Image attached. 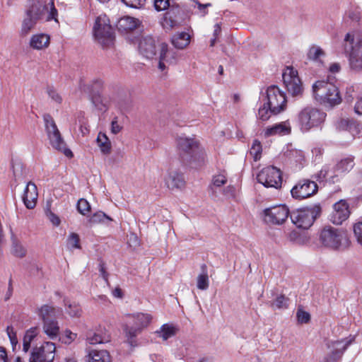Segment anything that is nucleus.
Returning <instances> with one entry per match:
<instances>
[{"mask_svg": "<svg viewBox=\"0 0 362 362\" xmlns=\"http://www.w3.org/2000/svg\"><path fill=\"white\" fill-rule=\"evenodd\" d=\"M179 159L183 166L198 170L206 162V153L196 136H179L176 139Z\"/></svg>", "mask_w": 362, "mask_h": 362, "instance_id": "obj_1", "label": "nucleus"}, {"mask_svg": "<svg viewBox=\"0 0 362 362\" xmlns=\"http://www.w3.org/2000/svg\"><path fill=\"white\" fill-rule=\"evenodd\" d=\"M140 53L147 59L155 58L158 61V68L165 71L168 66L175 64L177 59V52L168 48V45L151 36L142 38L139 42Z\"/></svg>", "mask_w": 362, "mask_h": 362, "instance_id": "obj_2", "label": "nucleus"}, {"mask_svg": "<svg viewBox=\"0 0 362 362\" xmlns=\"http://www.w3.org/2000/svg\"><path fill=\"white\" fill-rule=\"evenodd\" d=\"M327 114L320 109L313 106L302 108L297 114L295 122L303 133L313 129L321 127L326 119Z\"/></svg>", "mask_w": 362, "mask_h": 362, "instance_id": "obj_3", "label": "nucleus"}, {"mask_svg": "<svg viewBox=\"0 0 362 362\" xmlns=\"http://www.w3.org/2000/svg\"><path fill=\"white\" fill-rule=\"evenodd\" d=\"M129 322L123 325L127 342L132 347L137 346L136 337L151 322L152 315L145 313H135L127 315Z\"/></svg>", "mask_w": 362, "mask_h": 362, "instance_id": "obj_4", "label": "nucleus"}, {"mask_svg": "<svg viewBox=\"0 0 362 362\" xmlns=\"http://www.w3.org/2000/svg\"><path fill=\"white\" fill-rule=\"evenodd\" d=\"M342 46L350 69L355 72L362 71V38L354 33H348L344 36Z\"/></svg>", "mask_w": 362, "mask_h": 362, "instance_id": "obj_5", "label": "nucleus"}, {"mask_svg": "<svg viewBox=\"0 0 362 362\" xmlns=\"http://www.w3.org/2000/svg\"><path fill=\"white\" fill-rule=\"evenodd\" d=\"M313 93L315 100L325 106L333 107L341 101L338 88L331 81H317L313 86Z\"/></svg>", "mask_w": 362, "mask_h": 362, "instance_id": "obj_6", "label": "nucleus"}, {"mask_svg": "<svg viewBox=\"0 0 362 362\" xmlns=\"http://www.w3.org/2000/svg\"><path fill=\"white\" fill-rule=\"evenodd\" d=\"M320 240L325 247L334 250H343L351 245L345 230L330 226H325L321 230Z\"/></svg>", "mask_w": 362, "mask_h": 362, "instance_id": "obj_7", "label": "nucleus"}, {"mask_svg": "<svg viewBox=\"0 0 362 362\" xmlns=\"http://www.w3.org/2000/svg\"><path fill=\"white\" fill-rule=\"evenodd\" d=\"M95 39L103 47L112 45L115 40L113 28L106 15L99 16L93 26Z\"/></svg>", "mask_w": 362, "mask_h": 362, "instance_id": "obj_8", "label": "nucleus"}, {"mask_svg": "<svg viewBox=\"0 0 362 362\" xmlns=\"http://www.w3.org/2000/svg\"><path fill=\"white\" fill-rule=\"evenodd\" d=\"M321 207L315 204L310 207L297 209L291 212L290 216L296 227L303 229L309 228L314 223L315 218L320 216Z\"/></svg>", "mask_w": 362, "mask_h": 362, "instance_id": "obj_9", "label": "nucleus"}, {"mask_svg": "<svg viewBox=\"0 0 362 362\" xmlns=\"http://www.w3.org/2000/svg\"><path fill=\"white\" fill-rule=\"evenodd\" d=\"M59 312L48 305H44L39 309V315L43 321V331L51 339H57L59 334V326L54 319Z\"/></svg>", "mask_w": 362, "mask_h": 362, "instance_id": "obj_10", "label": "nucleus"}, {"mask_svg": "<svg viewBox=\"0 0 362 362\" xmlns=\"http://www.w3.org/2000/svg\"><path fill=\"white\" fill-rule=\"evenodd\" d=\"M45 129L52 146L56 150L63 153L66 157L72 158L71 151L66 148L61 134L53 118L49 115H45L43 117Z\"/></svg>", "mask_w": 362, "mask_h": 362, "instance_id": "obj_11", "label": "nucleus"}, {"mask_svg": "<svg viewBox=\"0 0 362 362\" xmlns=\"http://www.w3.org/2000/svg\"><path fill=\"white\" fill-rule=\"evenodd\" d=\"M354 165V160L351 158H346L339 161L334 167H325L318 175L319 180H329L335 182L334 178L338 176L350 171Z\"/></svg>", "mask_w": 362, "mask_h": 362, "instance_id": "obj_12", "label": "nucleus"}, {"mask_svg": "<svg viewBox=\"0 0 362 362\" xmlns=\"http://www.w3.org/2000/svg\"><path fill=\"white\" fill-rule=\"evenodd\" d=\"M258 182L265 187L279 189L282 184V175L281 170L274 166L263 168L257 176Z\"/></svg>", "mask_w": 362, "mask_h": 362, "instance_id": "obj_13", "label": "nucleus"}, {"mask_svg": "<svg viewBox=\"0 0 362 362\" xmlns=\"http://www.w3.org/2000/svg\"><path fill=\"white\" fill-rule=\"evenodd\" d=\"M267 103L270 105L274 115H277L286 107V95L279 87L271 86L267 90Z\"/></svg>", "mask_w": 362, "mask_h": 362, "instance_id": "obj_14", "label": "nucleus"}, {"mask_svg": "<svg viewBox=\"0 0 362 362\" xmlns=\"http://www.w3.org/2000/svg\"><path fill=\"white\" fill-rule=\"evenodd\" d=\"M56 346L50 341L43 343L33 349L29 362H53L55 357Z\"/></svg>", "mask_w": 362, "mask_h": 362, "instance_id": "obj_15", "label": "nucleus"}, {"mask_svg": "<svg viewBox=\"0 0 362 362\" xmlns=\"http://www.w3.org/2000/svg\"><path fill=\"white\" fill-rule=\"evenodd\" d=\"M45 8L44 0H27L26 13L29 19L27 22L24 21V30H30L34 26Z\"/></svg>", "mask_w": 362, "mask_h": 362, "instance_id": "obj_16", "label": "nucleus"}, {"mask_svg": "<svg viewBox=\"0 0 362 362\" xmlns=\"http://www.w3.org/2000/svg\"><path fill=\"white\" fill-rule=\"evenodd\" d=\"M282 77L284 83L288 93L293 96H298L302 94L303 88L296 70L292 67H286Z\"/></svg>", "mask_w": 362, "mask_h": 362, "instance_id": "obj_17", "label": "nucleus"}, {"mask_svg": "<svg viewBox=\"0 0 362 362\" xmlns=\"http://www.w3.org/2000/svg\"><path fill=\"white\" fill-rule=\"evenodd\" d=\"M264 214L265 222L281 225L288 218L289 210L286 205H278L264 209Z\"/></svg>", "mask_w": 362, "mask_h": 362, "instance_id": "obj_18", "label": "nucleus"}, {"mask_svg": "<svg viewBox=\"0 0 362 362\" xmlns=\"http://www.w3.org/2000/svg\"><path fill=\"white\" fill-rule=\"evenodd\" d=\"M351 339H347L328 341L327 346L329 352L321 362H337L341 357L344 351L351 344Z\"/></svg>", "mask_w": 362, "mask_h": 362, "instance_id": "obj_19", "label": "nucleus"}, {"mask_svg": "<svg viewBox=\"0 0 362 362\" xmlns=\"http://www.w3.org/2000/svg\"><path fill=\"white\" fill-rule=\"evenodd\" d=\"M317 188V185L314 181L303 180L292 188L291 193L293 198L303 199L315 194Z\"/></svg>", "mask_w": 362, "mask_h": 362, "instance_id": "obj_20", "label": "nucleus"}, {"mask_svg": "<svg viewBox=\"0 0 362 362\" xmlns=\"http://www.w3.org/2000/svg\"><path fill=\"white\" fill-rule=\"evenodd\" d=\"M349 215L348 204L345 200H340L334 204L329 220L335 225H340L349 218Z\"/></svg>", "mask_w": 362, "mask_h": 362, "instance_id": "obj_21", "label": "nucleus"}, {"mask_svg": "<svg viewBox=\"0 0 362 362\" xmlns=\"http://www.w3.org/2000/svg\"><path fill=\"white\" fill-rule=\"evenodd\" d=\"M165 182L170 189H182L185 185L183 174L176 170H170L168 173L165 177Z\"/></svg>", "mask_w": 362, "mask_h": 362, "instance_id": "obj_22", "label": "nucleus"}, {"mask_svg": "<svg viewBox=\"0 0 362 362\" xmlns=\"http://www.w3.org/2000/svg\"><path fill=\"white\" fill-rule=\"evenodd\" d=\"M291 128L288 121L283 122L272 126L267 127L263 131L264 137H269L276 135H286L291 133Z\"/></svg>", "mask_w": 362, "mask_h": 362, "instance_id": "obj_23", "label": "nucleus"}, {"mask_svg": "<svg viewBox=\"0 0 362 362\" xmlns=\"http://www.w3.org/2000/svg\"><path fill=\"white\" fill-rule=\"evenodd\" d=\"M38 197L37 188L35 183L29 182L24 190V205L28 209H33Z\"/></svg>", "mask_w": 362, "mask_h": 362, "instance_id": "obj_24", "label": "nucleus"}, {"mask_svg": "<svg viewBox=\"0 0 362 362\" xmlns=\"http://www.w3.org/2000/svg\"><path fill=\"white\" fill-rule=\"evenodd\" d=\"M139 19L131 16H124L117 22V28L121 32H129L136 29L139 25Z\"/></svg>", "mask_w": 362, "mask_h": 362, "instance_id": "obj_25", "label": "nucleus"}, {"mask_svg": "<svg viewBox=\"0 0 362 362\" xmlns=\"http://www.w3.org/2000/svg\"><path fill=\"white\" fill-rule=\"evenodd\" d=\"M181 23L180 18L175 14V12L170 10L165 13L162 21V25L165 30H172L178 27Z\"/></svg>", "mask_w": 362, "mask_h": 362, "instance_id": "obj_26", "label": "nucleus"}, {"mask_svg": "<svg viewBox=\"0 0 362 362\" xmlns=\"http://www.w3.org/2000/svg\"><path fill=\"white\" fill-rule=\"evenodd\" d=\"M49 36L46 34L34 35L30 42V46L35 49H42L49 45Z\"/></svg>", "mask_w": 362, "mask_h": 362, "instance_id": "obj_27", "label": "nucleus"}, {"mask_svg": "<svg viewBox=\"0 0 362 362\" xmlns=\"http://www.w3.org/2000/svg\"><path fill=\"white\" fill-rule=\"evenodd\" d=\"M39 339V329L37 327H31L24 334V352L28 351L32 344Z\"/></svg>", "mask_w": 362, "mask_h": 362, "instance_id": "obj_28", "label": "nucleus"}, {"mask_svg": "<svg viewBox=\"0 0 362 362\" xmlns=\"http://www.w3.org/2000/svg\"><path fill=\"white\" fill-rule=\"evenodd\" d=\"M177 330V327L172 324H164L160 327L159 330L156 332V334L165 341L175 336Z\"/></svg>", "mask_w": 362, "mask_h": 362, "instance_id": "obj_29", "label": "nucleus"}, {"mask_svg": "<svg viewBox=\"0 0 362 362\" xmlns=\"http://www.w3.org/2000/svg\"><path fill=\"white\" fill-rule=\"evenodd\" d=\"M202 272L197 277V287L199 290L205 291L209 286V279L206 264L201 266Z\"/></svg>", "mask_w": 362, "mask_h": 362, "instance_id": "obj_30", "label": "nucleus"}, {"mask_svg": "<svg viewBox=\"0 0 362 362\" xmlns=\"http://www.w3.org/2000/svg\"><path fill=\"white\" fill-rule=\"evenodd\" d=\"M190 42V35L185 32L175 34L172 38L173 45L177 49H184Z\"/></svg>", "mask_w": 362, "mask_h": 362, "instance_id": "obj_31", "label": "nucleus"}, {"mask_svg": "<svg viewBox=\"0 0 362 362\" xmlns=\"http://www.w3.org/2000/svg\"><path fill=\"white\" fill-rule=\"evenodd\" d=\"M96 141L100 151L103 154L108 155L110 153L112 148L111 142L105 133L100 132L97 136Z\"/></svg>", "mask_w": 362, "mask_h": 362, "instance_id": "obj_32", "label": "nucleus"}, {"mask_svg": "<svg viewBox=\"0 0 362 362\" xmlns=\"http://www.w3.org/2000/svg\"><path fill=\"white\" fill-rule=\"evenodd\" d=\"M88 362H109L110 356L105 350H92L88 354Z\"/></svg>", "mask_w": 362, "mask_h": 362, "instance_id": "obj_33", "label": "nucleus"}, {"mask_svg": "<svg viewBox=\"0 0 362 362\" xmlns=\"http://www.w3.org/2000/svg\"><path fill=\"white\" fill-rule=\"evenodd\" d=\"M272 115H274L273 111H272V108L269 105H267V103H264L262 105L259 107L257 112V119L262 122L267 121Z\"/></svg>", "mask_w": 362, "mask_h": 362, "instance_id": "obj_34", "label": "nucleus"}, {"mask_svg": "<svg viewBox=\"0 0 362 362\" xmlns=\"http://www.w3.org/2000/svg\"><path fill=\"white\" fill-rule=\"evenodd\" d=\"M112 221V219L109 216L101 211L93 214L89 219V222L91 224L106 223L107 222Z\"/></svg>", "mask_w": 362, "mask_h": 362, "instance_id": "obj_35", "label": "nucleus"}, {"mask_svg": "<svg viewBox=\"0 0 362 362\" xmlns=\"http://www.w3.org/2000/svg\"><path fill=\"white\" fill-rule=\"evenodd\" d=\"M325 55L324 50L319 46H312L308 52V58L313 61H320Z\"/></svg>", "mask_w": 362, "mask_h": 362, "instance_id": "obj_36", "label": "nucleus"}, {"mask_svg": "<svg viewBox=\"0 0 362 362\" xmlns=\"http://www.w3.org/2000/svg\"><path fill=\"white\" fill-rule=\"evenodd\" d=\"M11 252L16 257H23V247L21 246V242L17 240L15 235L11 231Z\"/></svg>", "mask_w": 362, "mask_h": 362, "instance_id": "obj_37", "label": "nucleus"}, {"mask_svg": "<svg viewBox=\"0 0 362 362\" xmlns=\"http://www.w3.org/2000/svg\"><path fill=\"white\" fill-rule=\"evenodd\" d=\"M87 340L91 344H98L105 343L110 341L108 334H100L98 333H93L88 337Z\"/></svg>", "mask_w": 362, "mask_h": 362, "instance_id": "obj_38", "label": "nucleus"}, {"mask_svg": "<svg viewBox=\"0 0 362 362\" xmlns=\"http://www.w3.org/2000/svg\"><path fill=\"white\" fill-rule=\"evenodd\" d=\"M262 151L261 143L257 140H255L250 151V155L254 158L255 160L257 161L260 159Z\"/></svg>", "mask_w": 362, "mask_h": 362, "instance_id": "obj_39", "label": "nucleus"}, {"mask_svg": "<svg viewBox=\"0 0 362 362\" xmlns=\"http://www.w3.org/2000/svg\"><path fill=\"white\" fill-rule=\"evenodd\" d=\"M271 305L278 309L286 308L288 307V298L284 295H280L276 297Z\"/></svg>", "mask_w": 362, "mask_h": 362, "instance_id": "obj_40", "label": "nucleus"}, {"mask_svg": "<svg viewBox=\"0 0 362 362\" xmlns=\"http://www.w3.org/2000/svg\"><path fill=\"white\" fill-rule=\"evenodd\" d=\"M65 305H68V308H66V312L71 317H77L81 315V309L76 304H71L69 302H65Z\"/></svg>", "mask_w": 362, "mask_h": 362, "instance_id": "obj_41", "label": "nucleus"}, {"mask_svg": "<svg viewBox=\"0 0 362 362\" xmlns=\"http://www.w3.org/2000/svg\"><path fill=\"white\" fill-rule=\"evenodd\" d=\"M77 209L82 215H86L90 211V205L85 199H80L77 203Z\"/></svg>", "mask_w": 362, "mask_h": 362, "instance_id": "obj_42", "label": "nucleus"}, {"mask_svg": "<svg viewBox=\"0 0 362 362\" xmlns=\"http://www.w3.org/2000/svg\"><path fill=\"white\" fill-rule=\"evenodd\" d=\"M67 245L70 249H79L80 244L78 235L75 233H71L67 239Z\"/></svg>", "mask_w": 362, "mask_h": 362, "instance_id": "obj_43", "label": "nucleus"}, {"mask_svg": "<svg viewBox=\"0 0 362 362\" xmlns=\"http://www.w3.org/2000/svg\"><path fill=\"white\" fill-rule=\"evenodd\" d=\"M296 317L298 322L300 324L308 323L310 319V314L300 308L298 309L296 313Z\"/></svg>", "mask_w": 362, "mask_h": 362, "instance_id": "obj_44", "label": "nucleus"}, {"mask_svg": "<svg viewBox=\"0 0 362 362\" xmlns=\"http://www.w3.org/2000/svg\"><path fill=\"white\" fill-rule=\"evenodd\" d=\"M153 6L157 11H165L170 7V0H154Z\"/></svg>", "mask_w": 362, "mask_h": 362, "instance_id": "obj_45", "label": "nucleus"}, {"mask_svg": "<svg viewBox=\"0 0 362 362\" xmlns=\"http://www.w3.org/2000/svg\"><path fill=\"white\" fill-rule=\"evenodd\" d=\"M6 332L10 339L11 344L12 345L13 349L14 350L16 345L18 344V339L16 337V333L14 331V329L11 326H8L6 328Z\"/></svg>", "mask_w": 362, "mask_h": 362, "instance_id": "obj_46", "label": "nucleus"}, {"mask_svg": "<svg viewBox=\"0 0 362 362\" xmlns=\"http://www.w3.org/2000/svg\"><path fill=\"white\" fill-rule=\"evenodd\" d=\"M127 6L133 8H141L146 3V0H122Z\"/></svg>", "mask_w": 362, "mask_h": 362, "instance_id": "obj_47", "label": "nucleus"}, {"mask_svg": "<svg viewBox=\"0 0 362 362\" xmlns=\"http://www.w3.org/2000/svg\"><path fill=\"white\" fill-rule=\"evenodd\" d=\"M354 234L357 243L362 246V222L354 224Z\"/></svg>", "mask_w": 362, "mask_h": 362, "instance_id": "obj_48", "label": "nucleus"}, {"mask_svg": "<svg viewBox=\"0 0 362 362\" xmlns=\"http://www.w3.org/2000/svg\"><path fill=\"white\" fill-rule=\"evenodd\" d=\"M213 185L215 187H221L227 182L226 175L223 173L218 174L213 177Z\"/></svg>", "mask_w": 362, "mask_h": 362, "instance_id": "obj_49", "label": "nucleus"}, {"mask_svg": "<svg viewBox=\"0 0 362 362\" xmlns=\"http://www.w3.org/2000/svg\"><path fill=\"white\" fill-rule=\"evenodd\" d=\"M76 338V334L71 332L70 330H66L64 334L61 338L63 343L69 344Z\"/></svg>", "mask_w": 362, "mask_h": 362, "instance_id": "obj_50", "label": "nucleus"}, {"mask_svg": "<svg viewBox=\"0 0 362 362\" xmlns=\"http://www.w3.org/2000/svg\"><path fill=\"white\" fill-rule=\"evenodd\" d=\"M351 125V122L348 119H341L337 123V128L339 130H348L350 129Z\"/></svg>", "mask_w": 362, "mask_h": 362, "instance_id": "obj_51", "label": "nucleus"}, {"mask_svg": "<svg viewBox=\"0 0 362 362\" xmlns=\"http://www.w3.org/2000/svg\"><path fill=\"white\" fill-rule=\"evenodd\" d=\"M122 129V127L119 124L118 118L115 117L111 122V133H112L113 134H117L119 132H120Z\"/></svg>", "mask_w": 362, "mask_h": 362, "instance_id": "obj_52", "label": "nucleus"}, {"mask_svg": "<svg viewBox=\"0 0 362 362\" xmlns=\"http://www.w3.org/2000/svg\"><path fill=\"white\" fill-rule=\"evenodd\" d=\"M93 103L99 110H103L105 109L107 104L106 101L101 100L100 96H95L93 98Z\"/></svg>", "mask_w": 362, "mask_h": 362, "instance_id": "obj_53", "label": "nucleus"}, {"mask_svg": "<svg viewBox=\"0 0 362 362\" xmlns=\"http://www.w3.org/2000/svg\"><path fill=\"white\" fill-rule=\"evenodd\" d=\"M50 6V11L47 17V21H49L51 20H54L56 22H57V10L54 8L53 2H51Z\"/></svg>", "mask_w": 362, "mask_h": 362, "instance_id": "obj_54", "label": "nucleus"}, {"mask_svg": "<svg viewBox=\"0 0 362 362\" xmlns=\"http://www.w3.org/2000/svg\"><path fill=\"white\" fill-rule=\"evenodd\" d=\"M48 95H49V98H51L54 102L58 103H61L62 98L56 90H54L53 89H49Z\"/></svg>", "mask_w": 362, "mask_h": 362, "instance_id": "obj_55", "label": "nucleus"}, {"mask_svg": "<svg viewBox=\"0 0 362 362\" xmlns=\"http://www.w3.org/2000/svg\"><path fill=\"white\" fill-rule=\"evenodd\" d=\"M328 70L331 74L339 73L341 70V65L337 62L332 63L329 65Z\"/></svg>", "mask_w": 362, "mask_h": 362, "instance_id": "obj_56", "label": "nucleus"}, {"mask_svg": "<svg viewBox=\"0 0 362 362\" xmlns=\"http://www.w3.org/2000/svg\"><path fill=\"white\" fill-rule=\"evenodd\" d=\"M48 217L50 220V221L53 223V225L57 226L60 224V219L59 218L53 214L52 212H49L48 214Z\"/></svg>", "mask_w": 362, "mask_h": 362, "instance_id": "obj_57", "label": "nucleus"}, {"mask_svg": "<svg viewBox=\"0 0 362 362\" xmlns=\"http://www.w3.org/2000/svg\"><path fill=\"white\" fill-rule=\"evenodd\" d=\"M354 111L357 115H362V97L357 100L354 107Z\"/></svg>", "mask_w": 362, "mask_h": 362, "instance_id": "obj_58", "label": "nucleus"}, {"mask_svg": "<svg viewBox=\"0 0 362 362\" xmlns=\"http://www.w3.org/2000/svg\"><path fill=\"white\" fill-rule=\"evenodd\" d=\"M7 354L4 348L0 346V362H6Z\"/></svg>", "mask_w": 362, "mask_h": 362, "instance_id": "obj_59", "label": "nucleus"}, {"mask_svg": "<svg viewBox=\"0 0 362 362\" xmlns=\"http://www.w3.org/2000/svg\"><path fill=\"white\" fill-rule=\"evenodd\" d=\"M235 189L233 186H228L224 189V193L227 197H233L234 196Z\"/></svg>", "mask_w": 362, "mask_h": 362, "instance_id": "obj_60", "label": "nucleus"}, {"mask_svg": "<svg viewBox=\"0 0 362 362\" xmlns=\"http://www.w3.org/2000/svg\"><path fill=\"white\" fill-rule=\"evenodd\" d=\"M101 276L104 279L105 281H107V273L105 272L104 264H100V269H99Z\"/></svg>", "mask_w": 362, "mask_h": 362, "instance_id": "obj_61", "label": "nucleus"}, {"mask_svg": "<svg viewBox=\"0 0 362 362\" xmlns=\"http://www.w3.org/2000/svg\"><path fill=\"white\" fill-rule=\"evenodd\" d=\"M112 295L116 298H122V290L119 288H115L112 291Z\"/></svg>", "mask_w": 362, "mask_h": 362, "instance_id": "obj_62", "label": "nucleus"}, {"mask_svg": "<svg viewBox=\"0 0 362 362\" xmlns=\"http://www.w3.org/2000/svg\"><path fill=\"white\" fill-rule=\"evenodd\" d=\"M221 26L218 23H216L215 25H214V36L217 37L218 36V35L220 34L221 33Z\"/></svg>", "mask_w": 362, "mask_h": 362, "instance_id": "obj_63", "label": "nucleus"}, {"mask_svg": "<svg viewBox=\"0 0 362 362\" xmlns=\"http://www.w3.org/2000/svg\"><path fill=\"white\" fill-rule=\"evenodd\" d=\"M295 153L299 155L300 158L298 160V161H300V160L303 158V152L300 151H296Z\"/></svg>", "mask_w": 362, "mask_h": 362, "instance_id": "obj_64", "label": "nucleus"}]
</instances>
